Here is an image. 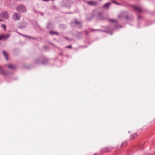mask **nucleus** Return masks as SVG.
I'll use <instances>...</instances> for the list:
<instances>
[{
	"mask_svg": "<svg viewBox=\"0 0 155 155\" xmlns=\"http://www.w3.org/2000/svg\"><path fill=\"white\" fill-rule=\"evenodd\" d=\"M72 25H77V26L81 29L82 26V23L81 21H78L77 19L73 20L71 23Z\"/></svg>",
	"mask_w": 155,
	"mask_h": 155,
	"instance_id": "1",
	"label": "nucleus"
},
{
	"mask_svg": "<svg viewBox=\"0 0 155 155\" xmlns=\"http://www.w3.org/2000/svg\"><path fill=\"white\" fill-rule=\"evenodd\" d=\"M43 59V58H38V59H36L34 61V63L35 64H45L47 63L48 61L47 59L45 60H44V61H43L42 62L41 61H42V60Z\"/></svg>",
	"mask_w": 155,
	"mask_h": 155,
	"instance_id": "2",
	"label": "nucleus"
},
{
	"mask_svg": "<svg viewBox=\"0 0 155 155\" xmlns=\"http://www.w3.org/2000/svg\"><path fill=\"white\" fill-rule=\"evenodd\" d=\"M9 17V15L6 11H4L0 13V18L4 19H7Z\"/></svg>",
	"mask_w": 155,
	"mask_h": 155,
	"instance_id": "3",
	"label": "nucleus"
},
{
	"mask_svg": "<svg viewBox=\"0 0 155 155\" xmlns=\"http://www.w3.org/2000/svg\"><path fill=\"white\" fill-rule=\"evenodd\" d=\"M9 36L8 34H2L0 35V40L2 39H7Z\"/></svg>",
	"mask_w": 155,
	"mask_h": 155,
	"instance_id": "4",
	"label": "nucleus"
},
{
	"mask_svg": "<svg viewBox=\"0 0 155 155\" xmlns=\"http://www.w3.org/2000/svg\"><path fill=\"white\" fill-rule=\"evenodd\" d=\"M5 66L8 67L9 69L12 70H15L16 69L17 66L14 65L9 64L5 65Z\"/></svg>",
	"mask_w": 155,
	"mask_h": 155,
	"instance_id": "5",
	"label": "nucleus"
},
{
	"mask_svg": "<svg viewBox=\"0 0 155 155\" xmlns=\"http://www.w3.org/2000/svg\"><path fill=\"white\" fill-rule=\"evenodd\" d=\"M86 3L90 5L95 6L97 5V2L94 1H88L86 2Z\"/></svg>",
	"mask_w": 155,
	"mask_h": 155,
	"instance_id": "6",
	"label": "nucleus"
},
{
	"mask_svg": "<svg viewBox=\"0 0 155 155\" xmlns=\"http://www.w3.org/2000/svg\"><path fill=\"white\" fill-rule=\"evenodd\" d=\"M133 8L135 10L138 11L140 13L142 12V8L138 6H134Z\"/></svg>",
	"mask_w": 155,
	"mask_h": 155,
	"instance_id": "7",
	"label": "nucleus"
},
{
	"mask_svg": "<svg viewBox=\"0 0 155 155\" xmlns=\"http://www.w3.org/2000/svg\"><path fill=\"white\" fill-rule=\"evenodd\" d=\"M19 18V15L17 13H14L13 15V19L14 20H17Z\"/></svg>",
	"mask_w": 155,
	"mask_h": 155,
	"instance_id": "8",
	"label": "nucleus"
},
{
	"mask_svg": "<svg viewBox=\"0 0 155 155\" xmlns=\"http://www.w3.org/2000/svg\"><path fill=\"white\" fill-rule=\"evenodd\" d=\"M26 11V8L25 6L23 5H20V12H25Z\"/></svg>",
	"mask_w": 155,
	"mask_h": 155,
	"instance_id": "9",
	"label": "nucleus"
},
{
	"mask_svg": "<svg viewBox=\"0 0 155 155\" xmlns=\"http://www.w3.org/2000/svg\"><path fill=\"white\" fill-rule=\"evenodd\" d=\"M2 53L6 60H8V53H7L5 51H3Z\"/></svg>",
	"mask_w": 155,
	"mask_h": 155,
	"instance_id": "10",
	"label": "nucleus"
},
{
	"mask_svg": "<svg viewBox=\"0 0 155 155\" xmlns=\"http://www.w3.org/2000/svg\"><path fill=\"white\" fill-rule=\"evenodd\" d=\"M0 73L2 74L5 75L7 74V73L6 71H4L2 67L0 66Z\"/></svg>",
	"mask_w": 155,
	"mask_h": 155,
	"instance_id": "11",
	"label": "nucleus"
},
{
	"mask_svg": "<svg viewBox=\"0 0 155 155\" xmlns=\"http://www.w3.org/2000/svg\"><path fill=\"white\" fill-rule=\"evenodd\" d=\"M137 136V134H134L131 135L130 137L131 140H133Z\"/></svg>",
	"mask_w": 155,
	"mask_h": 155,
	"instance_id": "12",
	"label": "nucleus"
},
{
	"mask_svg": "<svg viewBox=\"0 0 155 155\" xmlns=\"http://www.w3.org/2000/svg\"><path fill=\"white\" fill-rule=\"evenodd\" d=\"M50 34L51 35H59V34L58 32L54 31H51L50 32Z\"/></svg>",
	"mask_w": 155,
	"mask_h": 155,
	"instance_id": "13",
	"label": "nucleus"
},
{
	"mask_svg": "<svg viewBox=\"0 0 155 155\" xmlns=\"http://www.w3.org/2000/svg\"><path fill=\"white\" fill-rule=\"evenodd\" d=\"M111 4V3L110 2H108V3H107L105 4L104 6H103V7L104 8H108L109 6V5Z\"/></svg>",
	"mask_w": 155,
	"mask_h": 155,
	"instance_id": "14",
	"label": "nucleus"
},
{
	"mask_svg": "<svg viewBox=\"0 0 155 155\" xmlns=\"http://www.w3.org/2000/svg\"><path fill=\"white\" fill-rule=\"evenodd\" d=\"M127 145V143L126 141L123 142L121 144V147H123L126 146Z\"/></svg>",
	"mask_w": 155,
	"mask_h": 155,
	"instance_id": "15",
	"label": "nucleus"
},
{
	"mask_svg": "<svg viewBox=\"0 0 155 155\" xmlns=\"http://www.w3.org/2000/svg\"><path fill=\"white\" fill-rule=\"evenodd\" d=\"M109 21L110 22H117V21L116 20H115L113 19H109Z\"/></svg>",
	"mask_w": 155,
	"mask_h": 155,
	"instance_id": "16",
	"label": "nucleus"
},
{
	"mask_svg": "<svg viewBox=\"0 0 155 155\" xmlns=\"http://www.w3.org/2000/svg\"><path fill=\"white\" fill-rule=\"evenodd\" d=\"M104 151L105 152H109L110 151V149L109 148H106V149Z\"/></svg>",
	"mask_w": 155,
	"mask_h": 155,
	"instance_id": "17",
	"label": "nucleus"
},
{
	"mask_svg": "<svg viewBox=\"0 0 155 155\" xmlns=\"http://www.w3.org/2000/svg\"><path fill=\"white\" fill-rule=\"evenodd\" d=\"M2 27L5 30H6V27L5 25H2Z\"/></svg>",
	"mask_w": 155,
	"mask_h": 155,
	"instance_id": "18",
	"label": "nucleus"
},
{
	"mask_svg": "<svg viewBox=\"0 0 155 155\" xmlns=\"http://www.w3.org/2000/svg\"><path fill=\"white\" fill-rule=\"evenodd\" d=\"M113 2L114 3H115V4H117L118 5H120V3H118V2H116V1H113Z\"/></svg>",
	"mask_w": 155,
	"mask_h": 155,
	"instance_id": "19",
	"label": "nucleus"
},
{
	"mask_svg": "<svg viewBox=\"0 0 155 155\" xmlns=\"http://www.w3.org/2000/svg\"><path fill=\"white\" fill-rule=\"evenodd\" d=\"M84 32L86 33V35L88 34L89 33V32L87 30L84 31Z\"/></svg>",
	"mask_w": 155,
	"mask_h": 155,
	"instance_id": "20",
	"label": "nucleus"
},
{
	"mask_svg": "<svg viewBox=\"0 0 155 155\" xmlns=\"http://www.w3.org/2000/svg\"><path fill=\"white\" fill-rule=\"evenodd\" d=\"M102 15V12H99L98 13V15L99 16H101Z\"/></svg>",
	"mask_w": 155,
	"mask_h": 155,
	"instance_id": "21",
	"label": "nucleus"
},
{
	"mask_svg": "<svg viewBox=\"0 0 155 155\" xmlns=\"http://www.w3.org/2000/svg\"><path fill=\"white\" fill-rule=\"evenodd\" d=\"M65 48H72V46H71V45H70L69 46H67L65 47Z\"/></svg>",
	"mask_w": 155,
	"mask_h": 155,
	"instance_id": "22",
	"label": "nucleus"
},
{
	"mask_svg": "<svg viewBox=\"0 0 155 155\" xmlns=\"http://www.w3.org/2000/svg\"><path fill=\"white\" fill-rule=\"evenodd\" d=\"M92 31H101V30L100 29H92Z\"/></svg>",
	"mask_w": 155,
	"mask_h": 155,
	"instance_id": "23",
	"label": "nucleus"
},
{
	"mask_svg": "<svg viewBox=\"0 0 155 155\" xmlns=\"http://www.w3.org/2000/svg\"><path fill=\"white\" fill-rule=\"evenodd\" d=\"M16 10L18 11L19 10V7L18 6H17L16 8Z\"/></svg>",
	"mask_w": 155,
	"mask_h": 155,
	"instance_id": "24",
	"label": "nucleus"
},
{
	"mask_svg": "<svg viewBox=\"0 0 155 155\" xmlns=\"http://www.w3.org/2000/svg\"><path fill=\"white\" fill-rule=\"evenodd\" d=\"M126 18L127 19H128V16H126Z\"/></svg>",
	"mask_w": 155,
	"mask_h": 155,
	"instance_id": "25",
	"label": "nucleus"
},
{
	"mask_svg": "<svg viewBox=\"0 0 155 155\" xmlns=\"http://www.w3.org/2000/svg\"><path fill=\"white\" fill-rule=\"evenodd\" d=\"M64 38H65L67 40H68V37H64Z\"/></svg>",
	"mask_w": 155,
	"mask_h": 155,
	"instance_id": "26",
	"label": "nucleus"
},
{
	"mask_svg": "<svg viewBox=\"0 0 155 155\" xmlns=\"http://www.w3.org/2000/svg\"><path fill=\"white\" fill-rule=\"evenodd\" d=\"M45 48V49H46V48H47V47L46 46H45L44 47Z\"/></svg>",
	"mask_w": 155,
	"mask_h": 155,
	"instance_id": "27",
	"label": "nucleus"
},
{
	"mask_svg": "<svg viewBox=\"0 0 155 155\" xmlns=\"http://www.w3.org/2000/svg\"><path fill=\"white\" fill-rule=\"evenodd\" d=\"M94 155H97V154L96 153H95V154H94Z\"/></svg>",
	"mask_w": 155,
	"mask_h": 155,
	"instance_id": "28",
	"label": "nucleus"
},
{
	"mask_svg": "<svg viewBox=\"0 0 155 155\" xmlns=\"http://www.w3.org/2000/svg\"><path fill=\"white\" fill-rule=\"evenodd\" d=\"M138 19H139L140 18V17L139 16H138Z\"/></svg>",
	"mask_w": 155,
	"mask_h": 155,
	"instance_id": "29",
	"label": "nucleus"
},
{
	"mask_svg": "<svg viewBox=\"0 0 155 155\" xmlns=\"http://www.w3.org/2000/svg\"><path fill=\"white\" fill-rule=\"evenodd\" d=\"M2 21V20L0 19V21Z\"/></svg>",
	"mask_w": 155,
	"mask_h": 155,
	"instance_id": "30",
	"label": "nucleus"
},
{
	"mask_svg": "<svg viewBox=\"0 0 155 155\" xmlns=\"http://www.w3.org/2000/svg\"><path fill=\"white\" fill-rule=\"evenodd\" d=\"M20 35H22L20 33Z\"/></svg>",
	"mask_w": 155,
	"mask_h": 155,
	"instance_id": "31",
	"label": "nucleus"
}]
</instances>
